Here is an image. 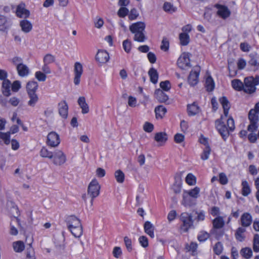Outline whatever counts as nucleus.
Segmentation results:
<instances>
[{
	"label": "nucleus",
	"mask_w": 259,
	"mask_h": 259,
	"mask_svg": "<svg viewBox=\"0 0 259 259\" xmlns=\"http://www.w3.org/2000/svg\"><path fill=\"white\" fill-rule=\"evenodd\" d=\"M11 82L9 79L4 80L2 82V92L4 96L9 97L11 95Z\"/></svg>",
	"instance_id": "obj_16"
},
{
	"label": "nucleus",
	"mask_w": 259,
	"mask_h": 259,
	"mask_svg": "<svg viewBox=\"0 0 259 259\" xmlns=\"http://www.w3.org/2000/svg\"><path fill=\"white\" fill-rule=\"evenodd\" d=\"M66 222L68 229L81 225L80 220L74 215L68 217L66 218Z\"/></svg>",
	"instance_id": "obj_13"
},
{
	"label": "nucleus",
	"mask_w": 259,
	"mask_h": 259,
	"mask_svg": "<svg viewBox=\"0 0 259 259\" xmlns=\"http://www.w3.org/2000/svg\"><path fill=\"white\" fill-rule=\"evenodd\" d=\"M72 234L75 237H79L82 234V227L81 225L69 229Z\"/></svg>",
	"instance_id": "obj_32"
},
{
	"label": "nucleus",
	"mask_w": 259,
	"mask_h": 259,
	"mask_svg": "<svg viewBox=\"0 0 259 259\" xmlns=\"http://www.w3.org/2000/svg\"><path fill=\"white\" fill-rule=\"evenodd\" d=\"M155 112L156 118L159 117L161 118L166 112V109L163 106H158L155 108Z\"/></svg>",
	"instance_id": "obj_36"
},
{
	"label": "nucleus",
	"mask_w": 259,
	"mask_h": 259,
	"mask_svg": "<svg viewBox=\"0 0 259 259\" xmlns=\"http://www.w3.org/2000/svg\"><path fill=\"white\" fill-rule=\"evenodd\" d=\"M223 118L224 117L222 115L219 119H218L215 121V124L217 131L221 135L223 140L226 141L230 134L229 129L223 121Z\"/></svg>",
	"instance_id": "obj_3"
},
{
	"label": "nucleus",
	"mask_w": 259,
	"mask_h": 259,
	"mask_svg": "<svg viewBox=\"0 0 259 259\" xmlns=\"http://www.w3.org/2000/svg\"><path fill=\"white\" fill-rule=\"evenodd\" d=\"M241 222L244 227L249 226L252 223L251 215L249 213H244L241 217Z\"/></svg>",
	"instance_id": "obj_18"
},
{
	"label": "nucleus",
	"mask_w": 259,
	"mask_h": 259,
	"mask_svg": "<svg viewBox=\"0 0 259 259\" xmlns=\"http://www.w3.org/2000/svg\"><path fill=\"white\" fill-rule=\"evenodd\" d=\"M259 84V76L256 75L246 77L244 79V92L248 94H252L255 92L256 86Z\"/></svg>",
	"instance_id": "obj_1"
},
{
	"label": "nucleus",
	"mask_w": 259,
	"mask_h": 259,
	"mask_svg": "<svg viewBox=\"0 0 259 259\" xmlns=\"http://www.w3.org/2000/svg\"><path fill=\"white\" fill-rule=\"evenodd\" d=\"M193 213H189L188 212H183L180 215V219L183 223L182 226V229H183L185 232H188V230L190 228H193V223L194 220L193 219Z\"/></svg>",
	"instance_id": "obj_2"
},
{
	"label": "nucleus",
	"mask_w": 259,
	"mask_h": 259,
	"mask_svg": "<svg viewBox=\"0 0 259 259\" xmlns=\"http://www.w3.org/2000/svg\"><path fill=\"white\" fill-rule=\"evenodd\" d=\"M139 241L142 247L145 248L148 246V240L147 237L145 236H140Z\"/></svg>",
	"instance_id": "obj_58"
},
{
	"label": "nucleus",
	"mask_w": 259,
	"mask_h": 259,
	"mask_svg": "<svg viewBox=\"0 0 259 259\" xmlns=\"http://www.w3.org/2000/svg\"><path fill=\"white\" fill-rule=\"evenodd\" d=\"M163 10L169 13H172L176 11L177 8L175 7L173 5L168 2H165L163 6Z\"/></svg>",
	"instance_id": "obj_43"
},
{
	"label": "nucleus",
	"mask_w": 259,
	"mask_h": 259,
	"mask_svg": "<svg viewBox=\"0 0 259 259\" xmlns=\"http://www.w3.org/2000/svg\"><path fill=\"white\" fill-rule=\"evenodd\" d=\"M11 206L9 209V211L11 216L13 217L12 221L15 222L16 223V224L20 226V220L18 218V216L19 215L18 208L16 205L12 203H11Z\"/></svg>",
	"instance_id": "obj_11"
},
{
	"label": "nucleus",
	"mask_w": 259,
	"mask_h": 259,
	"mask_svg": "<svg viewBox=\"0 0 259 259\" xmlns=\"http://www.w3.org/2000/svg\"><path fill=\"white\" fill-rule=\"evenodd\" d=\"M145 24L142 22H138L132 24L130 26V30L132 33L135 34L139 32L144 31Z\"/></svg>",
	"instance_id": "obj_14"
},
{
	"label": "nucleus",
	"mask_w": 259,
	"mask_h": 259,
	"mask_svg": "<svg viewBox=\"0 0 259 259\" xmlns=\"http://www.w3.org/2000/svg\"><path fill=\"white\" fill-rule=\"evenodd\" d=\"M13 248L16 252H22L25 248L23 242L21 241L14 242L13 244Z\"/></svg>",
	"instance_id": "obj_40"
},
{
	"label": "nucleus",
	"mask_w": 259,
	"mask_h": 259,
	"mask_svg": "<svg viewBox=\"0 0 259 259\" xmlns=\"http://www.w3.org/2000/svg\"><path fill=\"white\" fill-rule=\"evenodd\" d=\"M169 45V43L168 38L166 37H163L162 40L160 49L162 51L166 52L168 50Z\"/></svg>",
	"instance_id": "obj_47"
},
{
	"label": "nucleus",
	"mask_w": 259,
	"mask_h": 259,
	"mask_svg": "<svg viewBox=\"0 0 259 259\" xmlns=\"http://www.w3.org/2000/svg\"><path fill=\"white\" fill-rule=\"evenodd\" d=\"M100 186L97 180L94 179L90 183L88 189V195L91 197V203H93V200L97 197L100 193Z\"/></svg>",
	"instance_id": "obj_5"
},
{
	"label": "nucleus",
	"mask_w": 259,
	"mask_h": 259,
	"mask_svg": "<svg viewBox=\"0 0 259 259\" xmlns=\"http://www.w3.org/2000/svg\"><path fill=\"white\" fill-rule=\"evenodd\" d=\"M12 90L14 92H17L21 88V83L19 80H15L11 84Z\"/></svg>",
	"instance_id": "obj_62"
},
{
	"label": "nucleus",
	"mask_w": 259,
	"mask_h": 259,
	"mask_svg": "<svg viewBox=\"0 0 259 259\" xmlns=\"http://www.w3.org/2000/svg\"><path fill=\"white\" fill-rule=\"evenodd\" d=\"M186 182L189 185H193L196 183V177L192 174H188L186 178Z\"/></svg>",
	"instance_id": "obj_50"
},
{
	"label": "nucleus",
	"mask_w": 259,
	"mask_h": 259,
	"mask_svg": "<svg viewBox=\"0 0 259 259\" xmlns=\"http://www.w3.org/2000/svg\"><path fill=\"white\" fill-rule=\"evenodd\" d=\"M82 66L79 62H76L74 65V74L81 76L82 73Z\"/></svg>",
	"instance_id": "obj_53"
},
{
	"label": "nucleus",
	"mask_w": 259,
	"mask_h": 259,
	"mask_svg": "<svg viewBox=\"0 0 259 259\" xmlns=\"http://www.w3.org/2000/svg\"><path fill=\"white\" fill-rule=\"evenodd\" d=\"M144 229L145 232L148 234L150 237H154V230L155 229L154 226L149 221H146L144 225Z\"/></svg>",
	"instance_id": "obj_20"
},
{
	"label": "nucleus",
	"mask_w": 259,
	"mask_h": 259,
	"mask_svg": "<svg viewBox=\"0 0 259 259\" xmlns=\"http://www.w3.org/2000/svg\"><path fill=\"white\" fill-rule=\"evenodd\" d=\"M154 139L158 142L165 143L167 140V135L165 133H157L155 134Z\"/></svg>",
	"instance_id": "obj_33"
},
{
	"label": "nucleus",
	"mask_w": 259,
	"mask_h": 259,
	"mask_svg": "<svg viewBox=\"0 0 259 259\" xmlns=\"http://www.w3.org/2000/svg\"><path fill=\"white\" fill-rule=\"evenodd\" d=\"M231 84L233 88L237 91L244 92V82H242L240 80L238 79H235L232 80Z\"/></svg>",
	"instance_id": "obj_26"
},
{
	"label": "nucleus",
	"mask_w": 259,
	"mask_h": 259,
	"mask_svg": "<svg viewBox=\"0 0 259 259\" xmlns=\"http://www.w3.org/2000/svg\"><path fill=\"white\" fill-rule=\"evenodd\" d=\"M7 22V18L3 15H0V30L5 31L7 28L6 25Z\"/></svg>",
	"instance_id": "obj_54"
},
{
	"label": "nucleus",
	"mask_w": 259,
	"mask_h": 259,
	"mask_svg": "<svg viewBox=\"0 0 259 259\" xmlns=\"http://www.w3.org/2000/svg\"><path fill=\"white\" fill-rule=\"evenodd\" d=\"M122 46L123 49L126 53H129L131 49V42L128 39H126L123 41Z\"/></svg>",
	"instance_id": "obj_57"
},
{
	"label": "nucleus",
	"mask_w": 259,
	"mask_h": 259,
	"mask_svg": "<svg viewBox=\"0 0 259 259\" xmlns=\"http://www.w3.org/2000/svg\"><path fill=\"white\" fill-rule=\"evenodd\" d=\"M35 76L36 78L40 81H44L46 80V75L45 73L40 72V71H37L35 72Z\"/></svg>",
	"instance_id": "obj_60"
},
{
	"label": "nucleus",
	"mask_w": 259,
	"mask_h": 259,
	"mask_svg": "<svg viewBox=\"0 0 259 259\" xmlns=\"http://www.w3.org/2000/svg\"><path fill=\"white\" fill-rule=\"evenodd\" d=\"M96 59L100 63H105L109 61V54L105 50L99 51L96 56Z\"/></svg>",
	"instance_id": "obj_12"
},
{
	"label": "nucleus",
	"mask_w": 259,
	"mask_h": 259,
	"mask_svg": "<svg viewBox=\"0 0 259 259\" xmlns=\"http://www.w3.org/2000/svg\"><path fill=\"white\" fill-rule=\"evenodd\" d=\"M242 194L244 196H248L251 193V189L246 181H243L242 182Z\"/></svg>",
	"instance_id": "obj_35"
},
{
	"label": "nucleus",
	"mask_w": 259,
	"mask_h": 259,
	"mask_svg": "<svg viewBox=\"0 0 259 259\" xmlns=\"http://www.w3.org/2000/svg\"><path fill=\"white\" fill-rule=\"evenodd\" d=\"M240 254L244 258L248 259L250 258L252 255V251L251 248L245 247L242 248L240 251Z\"/></svg>",
	"instance_id": "obj_42"
},
{
	"label": "nucleus",
	"mask_w": 259,
	"mask_h": 259,
	"mask_svg": "<svg viewBox=\"0 0 259 259\" xmlns=\"http://www.w3.org/2000/svg\"><path fill=\"white\" fill-rule=\"evenodd\" d=\"M210 151L211 149L210 146L205 147L201 155V158L203 160H207L209 158Z\"/></svg>",
	"instance_id": "obj_49"
},
{
	"label": "nucleus",
	"mask_w": 259,
	"mask_h": 259,
	"mask_svg": "<svg viewBox=\"0 0 259 259\" xmlns=\"http://www.w3.org/2000/svg\"><path fill=\"white\" fill-rule=\"evenodd\" d=\"M144 31L139 32L135 34L134 40L138 42H144L146 39Z\"/></svg>",
	"instance_id": "obj_45"
},
{
	"label": "nucleus",
	"mask_w": 259,
	"mask_h": 259,
	"mask_svg": "<svg viewBox=\"0 0 259 259\" xmlns=\"http://www.w3.org/2000/svg\"><path fill=\"white\" fill-rule=\"evenodd\" d=\"M155 97L159 102H165L168 99V96L160 89L155 91Z\"/></svg>",
	"instance_id": "obj_19"
},
{
	"label": "nucleus",
	"mask_w": 259,
	"mask_h": 259,
	"mask_svg": "<svg viewBox=\"0 0 259 259\" xmlns=\"http://www.w3.org/2000/svg\"><path fill=\"white\" fill-rule=\"evenodd\" d=\"M253 249L254 252H259V235L255 234L253 238Z\"/></svg>",
	"instance_id": "obj_48"
},
{
	"label": "nucleus",
	"mask_w": 259,
	"mask_h": 259,
	"mask_svg": "<svg viewBox=\"0 0 259 259\" xmlns=\"http://www.w3.org/2000/svg\"><path fill=\"white\" fill-rule=\"evenodd\" d=\"M60 143L59 136L55 132L50 133L47 136V144L49 146L55 147Z\"/></svg>",
	"instance_id": "obj_9"
},
{
	"label": "nucleus",
	"mask_w": 259,
	"mask_h": 259,
	"mask_svg": "<svg viewBox=\"0 0 259 259\" xmlns=\"http://www.w3.org/2000/svg\"><path fill=\"white\" fill-rule=\"evenodd\" d=\"M143 128L145 132L151 133L153 130L154 126L152 123L146 122L144 125Z\"/></svg>",
	"instance_id": "obj_64"
},
{
	"label": "nucleus",
	"mask_w": 259,
	"mask_h": 259,
	"mask_svg": "<svg viewBox=\"0 0 259 259\" xmlns=\"http://www.w3.org/2000/svg\"><path fill=\"white\" fill-rule=\"evenodd\" d=\"M124 242L126 247L128 251L132 250V241L128 237L125 236L124 237Z\"/></svg>",
	"instance_id": "obj_63"
},
{
	"label": "nucleus",
	"mask_w": 259,
	"mask_h": 259,
	"mask_svg": "<svg viewBox=\"0 0 259 259\" xmlns=\"http://www.w3.org/2000/svg\"><path fill=\"white\" fill-rule=\"evenodd\" d=\"M115 178L119 183H122L124 180V174L121 170H117L114 174Z\"/></svg>",
	"instance_id": "obj_44"
},
{
	"label": "nucleus",
	"mask_w": 259,
	"mask_h": 259,
	"mask_svg": "<svg viewBox=\"0 0 259 259\" xmlns=\"http://www.w3.org/2000/svg\"><path fill=\"white\" fill-rule=\"evenodd\" d=\"M217 12L218 15L223 19H226L230 15V12L228 8L224 6H219Z\"/></svg>",
	"instance_id": "obj_22"
},
{
	"label": "nucleus",
	"mask_w": 259,
	"mask_h": 259,
	"mask_svg": "<svg viewBox=\"0 0 259 259\" xmlns=\"http://www.w3.org/2000/svg\"><path fill=\"white\" fill-rule=\"evenodd\" d=\"M148 74L150 76V81L154 84L156 83L158 78V74L157 70L154 68H151L148 71Z\"/></svg>",
	"instance_id": "obj_28"
},
{
	"label": "nucleus",
	"mask_w": 259,
	"mask_h": 259,
	"mask_svg": "<svg viewBox=\"0 0 259 259\" xmlns=\"http://www.w3.org/2000/svg\"><path fill=\"white\" fill-rule=\"evenodd\" d=\"M199 192L200 188L198 187H195L194 189H191L188 191H184V193L188 196L196 199L198 197Z\"/></svg>",
	"instance_id": "obj_38"
},
{
	"label": "nucleus",
	"mask_w": 259,
	"mask_h": 259,
	"mask_svg": "<svg viewBox=\"0 0 259 259\" xmlns=\"http://www.w3.org/2000/svg\"><path fill=\"white\" fill-rule=\"evenodd\" d=\"M246 231L245 229L242 227H239L235 234V236L237 240L242 242L244 240L245 236L243 233Z\"/></svg>",
	"instance_id": "obj_29"
},
{
	"label": "nucleus",
	"mask_w": 259,
	"mask_h": 259,
	"mask_svg": "<svg viewBox=\"0 0 259 259\" xmlns=\"http://www.w3.org/2000/svg\"><path fill=\"white\" fill-rule=\"evenodd\" d=\"M250 60L248 62V65L250 66L254 71L259 69V61H258L256 55L250 54L249 55Z\"/></svg>",
	"instance_id": "obj_17"
},
{
	"label": "nucleus",
	"mask_w": 259,
	"mask_h": 259,
	"mask_svg": "<svg viewBox=\"0 0 259 259\" xmlns=\"http://www.w3.org/2000/svg\"><path fill=\"white\" fill-rule=\"evenodd\" d=\"M219 101L220 103L222 104L223 109L226 108H230V103L227 99V97H223L220 98Z\"/></svg>",
	"instance_id": "obj_55"
},
{
	"label": "nucleus",
	"mask_w": 259,
	"mask_h": 259,
	"mask_svg": "<svg viewBox=\"0 0 259 259\" xmlns=\"http://www.w3.org/2000/svg\"><path fill=\"white\" fill-rule=\"evenodd\" d=\"M191 54L188 52L182 53L177 61L178 67L182 69H186L191 67L190 57Z\"/></svg>",
	"instance_id": "obj_6"
},
{
	"label": "nucleus",
	"mask_w": 259,
	"mask_h": 259,
	"mask_svg": "<svg viewBox=\"0 0 259 259\" xmlns=\"http://www.w3.org/2000/svg\"><path fill=\"white\" fill-rule=\"evenodd\" d=\"M200 71V67L197 65L190 72L188 78V81L191 86H194L198 83Z\"/></svg>",
	"instance_id": "obj_7"
},
{
	"label": "nucleus",
	"mask_w": 259,
	"mask_h": 259,
	"mask_svg": "<svg viewBox=\"0 0 259 259\" xmlns=\"http://www.w3.org/2000/svg\"><path fill=\"white\" fill-rule=\"evenodd\" d=\"M187 110L188 115L190 116H192L196 114L199 111V106L195 104V103H193L191 105H188Z\"/></svg>",
	"instance_id": "obj_30"
},
{
	"label": "nucleus",
	"mask_w": 259,
	"mask_h": 259,
	"mask_svg": "<svg viewBox=\"0 0 259 259\" xmlns=\"http://www.w3.org/2000/svg\"><path fill=\"white\" fill-rule=\"evenodd\" d=\"M53 162L56 165H60L64 164L66 160V156L64 153L59 150L55 151L53 153Z\"/></svg>",
	"instance_id": "obj_8"
},
{
	"label": "nucleus",
	"mask_w": 259,
	"mask_h": 259,
	"mask_svg": "<svg viewBox=\"0 0 259 259\" xmlns=\"http://www.w3.org/2000/svg\"><path fill=\"white\" fill-rule=\"evenodd\" d=\"M29 100L27 104L30 107H34L38 101V97L36 93H27Z\"/></svg>",
	"instance_id": "obj_23"
},
{
	"label": "nucleus",
	"mask_w": 259,
	"mask_h": 259,
	"mask_svg": "<svg viewBox=\"0 0 259 259\" xmlns=\"http://www.w3.org/2000/svg\"><path fill=\"white\" fill-rule=\"evenodd\" d=\"M55 61V57L50 54H47L44 58L43 61L45 64H49Z\"/></svg>",
	"instance_id": "obj_52"
},
{
	"label": "nucleus",
	"mask_w": 259,
	"mask_h": 259,
	"mask_svg": "<svg viewBox=\"0 0 259 259\" xmlns=\"http://www.w3.org/2000/svg\"><path fill=\"white\" fill-rule=\"evenodd\" d=\"M191 197V196H189L185 193H184L183 195L182 204L186 206H190L194 205L195 202Z\"/></svg>",
	"instance_id": "obj_34"
},
{
	"label": "nucleus",
	"mask_w": 259,
	"mask_h": 259,
	"mask_svg": "<svg viewBox=\"0 0 259 259\" xmlns=\"http://www.w3.org/2000/svg\"><path fill=\"white\" fill-rule=\"evenodd\" d=\"M128 13V10L125 7L120 8L117 13L119 17L123 18L125 17Z\"/></svg>",
	"instance_id": "obj_59"
},
{
	"label": "nucleus",
	"mask_w": 259,
	"mask_h": 259,
	"mask_svg": "<svg viewBox=\"0 0 259 259\" xmlns=\"http://www.w3.org/2000/svg\"><path fill=\"white\" fill-rule=\"evenodd\" d=\"M209 237V234L205 232H202L201 234L198 236V240L200 242L205 241Z\"/></svg>",
	"instance_id": "obj_61"
},
{
	"label": "nucleus",
	"mask_w": 259,
	"mask_h": 259,
	"mask_svg": "<svg viewBox=\"0 0 259 259\" xmlns=\"http://www.w3.org/2000/svg\"><path fill=\"white\" fill-rule=\"evenodd\" d=\"M16 14L18 17L27 18L29 17L30 12L25 9L24 3H21L17 7Z\"/></svg>",
	"instance_id": "obj_10"
},
{
	"label": "nucleus",
	"mask_w": 259,
	"mask_h": 259,
	"mask_svg": "<svg viewBox=\"0 0 259 259\" xmlns=\"http://www.w3.org/2000/svg\"><path fill=\"white\" fill-rule=\"evenodd\" d=\"M256 111L251 109L248 113V119L250 124L247 127V130L250 132H254L257 131L258 128V116Z\"/></svg>",
	"instance_id": "obj_4"
},
{
	"label": "nucleus",
	"mask_w": 259,
	"mask_h": 259,
	"mask_svg": "<svg viewBox=\"0 0 259 259\" xmlns=\"http://www.w3.org/2000/svg\"><path fill=\"white\" fill-rule=\"evenodd\" d=\"M53 153L54 152L49 151L46 148L42 147L40 151V155L42 157L52 159L54 156Z\"/></svg>",
	"instance_id": "obj_41"
},
{
	"label": "nucleus",
	"mask_w": 259,
	"mask_h": 259,
	"mask_svg": "<svg viewBox=\"0 0 259 259\" xmlns=\"http://www.w3.org/2000/svg\"><path fill=\"white\" fill-rule=\"evenodd\" d=\"M160 87L164 91H168L171 88L170 83L168 80L161 81L160 83Z\"/></svg>",
	"instance_id": "obj_56"
},
{
	"label": "nucleus",
	"mask_w": 259,
	"mask_h": 259,
	"mask_svg": "<svg viewBox=\"0 0 259 259\" xmlns=\"http://www.w3.org/2000/svg\"><path fill=\"white\" fill-rule=\"evenodd\" d=\"M78 104L81 109V112L83 114L88 113L89 112V105L85 102L84 97H80L77 101Z\"/></svg>",
	"instance_id": "obj_21"
},
{
	"label": "nucleus",
	"mask_w": 259,
	"mask_h": 259,
	"mask_svg": "<svg viewBox=\"0 0 259 259\" xmlns=\"http://www.w3.org/2000/svg\"><path fill=\"white\" fill-rule=\"evenodd\" d=\"M0 138L3 139L6 145L10 143V132L3 133L0 132Z\"/></svg>",
	"instance_id": "obj_46"
},
{
	"label": "nucleus",
	"mask_w": 259,
	"mask_h": 259,
	"mask_svg": "<svg viewBox=\"0 0 259 259\" xmlns=\"http://www.w3.org/2000/svg\"><path fill=\"white\" fill-rule=\"evenodd\" d=\"M212 223L213 228L218 229L223 228L225 225L224 220L221 217H218L215 218Z\"/></svg>",
	"instance_id": "obj_31"
},
{
	"label": "nucleus",
	"mask_w": 259,
	"mask_h": 259,
	"mask_svg": "<svg viewBox=\"0 0 259 259\" xmlns=\"http://www.w3.org/2000/svg\"><path fill=\"white\" fill-rule=\"evenodd\" d=\"M16 69L19 75L21 77L26 76L29 73V69L28 67L23 63L17 66Z\"/></svg>",
	"instance_id": "obj_25"
},
{
	"label": "nucleus",
	"mask_w": 259,
	"mask_h": 259,
	"mask_svg": "<svg viewBox=\"0 0 259 259\" xmlns=\"http://www.w3.org/2000/svg\"><path fill=\"white\" fill-rule=\"evenodd\" d=\"M58 110L60 115L66 119L68 116V105L65 101H63L58 104Z\"/></svg>",
	"instance_id": "obj_15"
},
{
	"label": "nucleus",
	"mask_w": 259,
	"mask_h": 259,
	"mask_svg": "<svg viewBox=\"0 0 259 259\" xmlns=\"http://www.w3.org/2000/svg\"><path fill=\"white\" fill-rule=\"evenodd\" d=\"M180 44L182 46H187L190 41L189 35L186 33H181L179 35Z\"/></svg>",
	"instance_id": "obj_37"
},
{
	"label": "nucleus",
	"mask_w": 259,
	"mask_h": 259,
	"mask_svg": "<svg viewBox=\"0 0 259 259\" xmlns=\"http://www.w3.org/2000/svg\"><path fill=\"white\" fill-rule=\"evenodd\" d=\"M205 87L208 92H211L213 90L214 88V83L212 78L209 76L207 77L205 81Z\"/></svg>",
	"instance_id": "obj_39"
},
{
	"label": "nucleus",
	"mask_w": 259,
	"mask_h": 259,
	"mask_svg": "<svg viewBox=\"0 0 259 259\" xmlns=\"http://www.w3.org/2000/svg\"><path fill=\"white\" fill-rule=\"evenodd\" d=\"M223 249V244L221 242H218L213 247L214 252L217 254L220 255L222 253Z\"/></svg>",
	"instance_id": "obj_51"
},
{
	"label": "nucleus",
	"mask_w": 259,
	"mask_h": 259,
	"mask_svg": "<svg viewBox=\"0 0 259 259\" xmlns=\"http://www.w3.org/2000/svg\"><path fill=\"white\" fill-rule=\"evenodd\" d=\"M38 83L36 81H29L27 83V93H36Z\"/></svg>",
	"instance_id": "obj_27"
},
{
	"label": "nucleus",
	"mask_w": 259,
	"mask_h": 259,
	"mask_svg": "<svg viewBox=\"0 0 259 259\" xmlns=\"http://www.w3.org/2000/svg\"><path fill=\"white\" fill-rule=\"evenodd\" d=\"M20 26L21 27L22 30L25 33L30 32L32 28L31 23L27 20H21L20 22Z\"/></svg>",
	"instance_id": "obj_24"
}]
</instances>
